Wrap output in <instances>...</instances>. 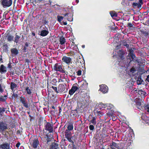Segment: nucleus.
<instances>
[{"mask_svg": "<svg viewBox=\"0 0 149 149\" xmlns=\"http://www.w3.org/2000/svg\"><path fill=\"white\" fill-rule=\"evenodd\" d=\"M18 97V95L16 93H14L12 94L11 96L10 99L12 100H15V98H17Z\"/></svg>", "mask_w": 149, "mask_h": 149, "instance_id": "nucleus-38", "label": "nucleus"}, {"mask_svg": "<svg viewBox=\"0 0 149 149\" xmlns=\"http://www.w3.org/2000/svg\"><path fill=\"white\" fill-rule=\"evenodd\" d=\"M10 31H7V33H5L3 36V38L5 40H7L8 41L10 42L13 40L14 37L9 33Z\"/></svg>", "mask_w": 149, "mask_h": 149, "instance_id": "nucleus-9", "label": "nucleus"}, {"mask_svg": "<svg viewBox=\"0 0 149 149\" xmlns=\"http://www.w3.org/2000/svg\"><path fill=\"white\" fill-rule=\"evenodd\" d=\"M0 148L1 149H9L10 146L8 143H5L1 144L0 145Z\"/></svg>", "mask_w": 149, "mask_h": 149, "instance_id": "nucleus-23", "label": "nucleus"}, {"mask_svg": "<svg viewBox=\"0 0 149 149\" xmlns=\"http://www.w3.org/2000/svg\"><path fill=\"white\" fill-rule=\"evenodd\" d=\"M47 88L48 89L51 90L52 91H54L56 93H58V88L56 86H54L51 85H48V84Z\"/></svg>", "mask_w": 149, "mask_h": 149, "instance_id": "nucleus-18", "label": "nucleus"}, {"mask_svg": "<svg viewBox=\"0 0 149 149\" xmlns=\"http://www.w3.org/2000/svg\"><path fill=\"white\" fill-rule=\"evenodd\" d=\"M132 6L134 8L136 6H137V8H140L141 7V4H139V3H133L132 4Z\"/></svg>", "mask_w": 149, "mask_h": 149, "instance_id": "nucleus-31", "label": "nucleus"}, {"mask_svg": "<svg viewBox=\"0 0 149 149\" xmlns=\"http://www.w3.org/2000/svg\"><path fill=\"white\" fill-rule=\"evenodd\" d=\"M89 128L90 130L93 131L95 127L93 125H90L89 126Z\"/></svg>", "mask_w": 149, "mask_h": 149, "instance_id": "nucleus-50", "label": "nucleus"}, {"mask_svg": "<svg viewBox=\"0 0 149 149\" xmlns=\"http://www.w3.org/2000/svg\"><path fill=\"white\" fill-rule=\"evenodd\" d=\"M58 21L60 22L63 19L64 17L63 16H61L60 15H58L57 16Z\"/></svg>", "mask_w": 149, "mask_h": 149, "instance_id": "nucleus-42", "label": "nucleus"}, {"mask_svg": "<svg viewBox=\"0 0 149 149\" xmlns=\"http://www.w3.org/2000/svg\"><path fill=\"white\" fill-rule=\"evenodd\" d=\"M13 3L12 0H1V4L3 8H7L10 6Z\"/></svg>", "mask_w": 149, "mask_h": 149, "instance_id": "nucleus-4", "label": "nucleus"}, {"mask_svg": "<svg viewBox=\"0 0 149 149\" xmlns=\"http://www.w3.org/2000/svg\"><path fill=\"white\" fill-rule=\"evenodd\" d=\"M28 1L26 3V4L28 5L30 3H33L34 2L36 1L35 0H27Z\"/></svg>", "mask_w": 149, "mask_h": 149, "instance_id": "nucleus-43", "label": "nucleus"}, {"mask_svg": "<svg viewBox=\"0 0 149 149\" xmlns=\"http://www.w3.org/2000/svg\"><path fill=\"white\" fill-rule=\"evenodd\" d=\"M43 22H44V23L45 24H46L48 23V21H47L46 20H45L43 21Z\"/></svg>", "mask_w": 149, "mask_h": 149, "instance_id": "nucleus-63", "label": "nucleus"}, {"mask_svg": "<svg viewBox=\"0 0 149 149\" xmlns=\"http://www.w3.org/2000/svg\"><path fill=\"white\" fill-rule=\"evenodd\" d=\"M65 84H60L58 87V93H64L67 92L68 89Z\"/></svg>", "mask_w": 149, "mask_h": 149, "instance_id": "nucleus-5", "label": "nucleus"}, {"mask_svg": "<svg viewBox=\"0 0 149 149\" xmlns=\"http://www.w3.org/2000/svg\"><path fill=\"white\" fill-rule=\"evenodd\" d=\"M44 30H42L40 32V35L42 36H47L49 33V32L47 28L45 26V28L43 27Z\"/></svg>", "mask_w": 149, "mask_h": 149, "instance_id": "nucleus-13", "label": "nucleus"}, {"mask_svg": "<svg viewBox=\"0 0 149 149\" xmlns=\"http://www.w3.org/2000/svg\"><path fill=\"white\" fill-rule=\"evenodd\" d=\"M107 114L110 116H111V117H112L113 116V112H108Z\"/></svg>", "mask_w": 149, "mask_h": 149, "instance_id": "nucleus-55", "label": "nucleus"}, {"mask_svg": "<svg viewBox=\"0 0 149 149\" xmlns=\"http://www.w3.org/2000/svg\"><path fill=\"white\" fill-rule=\"evenodd\" d=\"M77 135L76 134H74L72 136V139L74 142H76L77 139Z\"/></svg>", "mask_w": 149, "mask_h": 149, "instance_id": "nucleus-41", "label": "nucleus"}, {"mask_svg": "<svg viewBox=\"0 0 149 149\" xmlns=\"http://www.w3.org/2000/svg\"><path fill=\"white\" fill-rule=\"evenodd\" d=\"M44 127L46 130L48 131L49 133L52 132L53 131V125L49 122H47L45 120H44Z\"/></svg>", "mask_w": 149, "mask_h": 149, "instance_id": "nucleus-3", "label": "nucleus"}, {"mask_svg": "<svg viewBox=\"0 0 149 149\" xmlns=\"http://www.w3.org/2000/svg\"><path fill=\"white\" fill-rule=\"evenodd\" d=\"M25 90L27 92V93L29 95H31V94L32 92L31 89L29 88L27 86L25 88Z\"/></svg>", "mask_w": 149, "mask_h": 149, "instance_id": "nucleus-36", "label": "nucleus"}, {"mask_svg": "<svg viewBox=\"0 0 149 149\" xmlns=\"http://www.w3.org/2000/svg\"><path fill=\"white\" fill-rule=\"evenodd\" d=\"M4 91L3 89L1 84L0 83V92L1 93H2Z\"/></svg>", "mask_w": 149, "mask_h": 149, "instance_id": "nucleus-54", "label": "nucleus"}, {"mask_svg": "<svg viewBox=\"0 0 149 149\" xmlns=\"http://www.w3.org/2000/svg\"><path fill=\"white\" fill-rule=\"evenodd\" d=\"M53 69L56 71H59L62 73H65L66 75L68 74V72L63 70L62 66L61 65H59L58 63L55 64L54 66Z\"/></svg>", "mask_w": 149, "mask_h": 149, "instance_id": "nucleus-6", "label": "nucleus"}, {"mask_svg": "<svg viewBox=\"0 0 149 149\" xmlns=\"http://www.w3.org/2000/svg\"><path fill=\"white\" fill-rule=\"evenodd\" d=\"M81 63V61H79V60L77 59V60L76 61V64H77V63Z\"/></svg>", "mask_w": 149, "mask_h": 149, "instance_id": "nucleus-61", "label": "nucleus"}, {"mask_svg": "<svg viewBox=\"0 0 149 149\" xmlns=\"http://www.w3.org/2000/svg\"><path fill=\"white\" fill-rule=\"evenodd\" d=\"M75 92L72 89L69 90V94L70 95H72Z\"/></svg>", "mask_w": 149, "mask_h": 149, "instance_id": "nucleus-49", "label": "nucleus"}, {"mask_svg": "<svg viewBox=\"0 0 149 149\" xmlns=\"http://www.w3.org/2000/svg\"><path fill=\"white\" fill-rule=\"evenodd\" d=\"M136 72V69L133 67L130 68L129 70V71H127V73L129 74L130 75L131 74H132L133 75H134V74Z\"/></svg>", "mask_w": 149, "mask_h": 149, "instance_id": "nucleus-25", "label": "nucleus"}, {"mask_svg": "<svg viewBox=\"0 0 149 149\" xmlns=\"http://www.w3.org/2000/svg\"><path fill=\"white\" fill-rule=\"evenodd\" d=\"M118 55L120 59L123 60L124 59L125 52L122 50H120L118 52Z\"/></svg>", "mask_w": 149, "mask_h": 149, "instance_id": "nucleus-16", "label": "nucleus"}, {"mask_svg": "<svg viewBox=\"0 0 149 149\" xmlns=\"http://www.w3.org/2000/svg\"><path fill=\"white\" fill-rule=\"evenodd\" d=\"M143 0H139V2L138 3H139V4H141V5L142 6V4H143Z\"/></svg>", "mask_w": 149, "mask_h": 149, "instance_id": "nucleus-57", "label": "nucleus"}, {"mask_svg": "<svg viewBox=\"0 0 149 149\" xmlns=\"http://www.w3.org/2000/svg\"><path fill=\"white\" fill-rule=\"evenodd\" d=\"M97 107H98V108L100 109H101L103 108H105V105L103 103H101L99 104Z\"/></svg>", "mask_w": 149, "mask_h": 149, "instance_id": "nucleus-39", "label": "nucleus"}, {"mask_svg": "<svg viewBox=\"0 0 149 149\" xmlns=\"http://www.w3.org/2000/svg\"><path fill=\"white\" fill-rule=\"evenodd\" d=\"M110 144L118 149H122L120 148V146L121 145L120 143L117 144L115 142L112 141V143Z\"/></svg>", "mask_w": 149, "mask_h": 149, "instance_id": "nucleus-27", "label": "nucleus"}, {"mask_svg": "<svg viewBox=\"0 0 149 149\" xmlns=\"http://www.w3.org/2000/svg\"><path fill=\"white\" fill-rule=\"evenodd\" d=\"M41 139L43 143H46L48 144H50L49 142L52 140V138L49 137L47 134H46L44 137H41Z\"/></svg>", "mask_w": 149, "mask_h": 149, "instance_id": "nucleus-11", "label": "nucleus"}, {"mask_svg": "<svg viewBox=\"0 0 149 149\" xmlns=\"http://www.w3.org/2000/svg\"><path fill=\"white\" fill-rule=\"evenodd\" d=\"M59 41L60 42V44L61 45H63L65 44L66 42L65 38L63 36H61L60 38Z\"/></svg>", "mask_w": 149, "mask_h": 149, "instance_id": "nucleus-28", "label": "nucleus"}, {"mask_svg": "<svg viewBox=\"0 0 149 149\" xmlns=\"http://www.w3.org/2000/svg\"><path fill=\"white\" fill-rule=\"evenodd\" d=\"M65 138L70 142H73V140L72 139V134L71 132L68 130H65Z\"/></svg>", "mask_w": 149, "mask_h": 149, "instance_id": "nucleus-10", "label": "nucleus"}, {"mask_svg": "<svg viewBox=\"0 0 149 149\" xmlns=\"http://www.w3.org/2000/svg\"><path fill=\"white\" fill-rule=\"evenodd\" d=\"M20 37L17 34V33H16L14 38V42L17 44L19 43V40Z\"/></svg>", "mask_w": 149, "mask_h": 149, "instance_id": "nucleus-26", "label": "nucleus"}, {"mask_svg": "<svg viewBox=\"0 0 149 149\" xmlns=\"http://www.w3.org/2000/svg\"><path fill=\"white\" fill-rule=\"evenodd\" d=\"M29 43V42H26L25 43L24 45V46L23 50L24 52H26V50L28 47Z\"/></svg>", "mask_w": 149, "mask_h": 149, "instance_id": "nucleus-34", "label": "nucleus"}, {"mask_svg": "<svg viewBox=\"0 0 149 149\" xmlns=\"http://www.w3.org/2000/svg\"><path fill=\"white\" fill-rule=\"evenodd\" d=\"M58 144L55 142H52L50 145V149H58Z\"/></svg>", "mask_w": 149, "mask_h": 149, "instance_id": "nucleus-22", "label": "nucleus"}, {"mask_svg": "<svg viewBox=\"0 0 149 149\" xmlns=\"http://www.w3.org/2000/svg\"><path fill=\"white\" fill-rule=\"evenodd\" d=\"M10 88L13 91H14L15 89L18 87V84L14 82H11L10 84Z\"/></svg>", "mask_w": 149, "mask_h": 149, "instance_id": "nucleus-20", "label": "nucleus"}, {"mask_svg": "<svg viewBox=\"0 0 149 149\" xmlns=\"http://www.w3.org/2000/svg\"><path fill=\"white\" fill-rule=\"evenodd\" d=\"M141 74H139L138 77H137L136 76L134 77V79H137V84L140 85L141 84L143 81V80L141 78Z\"/></svg>", "mask_w": 149, "mask_h": 149, "instance_id": "nucleus-17", "label": "nucleus"}, {"mask_svg": "<svg viewBox=\"0 0 149 149\" xmlns=\"http://www.w3.org/2000/svg\"><path fill=\"white\" fill-rule=\"evenodd\" d=\"M146 80L148 82H149V75L147 76Z\"/></svg>", "mask_w": 149, "mask_h": 149, "instance_id": "nucleus-64", "label": "nucleus"}, {"mask_svg": "<svg viewBox=\"0 0 149 149\" xmlns=\"http://www.w3.org/2000/svg\"><path fill=\"white\" fill-rule=\"evenodd\" d=\"M138 93L140 94H143V95H145V94H146V92L142 91L141 90H138Z\"/></svg>", "mask_w": 149, "mask_h": 149, "instance_id": "nucleus-46", "label": "nucleus"}, {"mask_svg": "<svg viewBox=\"0 0 149 149\" xmlns=\"http://www.w3.org/2000/svg\"><path fill=\"white\" fill-rule=\"evenodd\" d=\"M73 68H72V69L71 70H70L71 72H71V73H73L74 74H75V71H73Z\"/></svg>", "mask_w": 149, "mask_h": 149, "instance_id": "nucleus-62", "label": "nucleus"}, {"mask_svg": "<svg viewBox=\"0 0 149 149\" xmlns=\"http://www.w3.org/2000/svg\"><path fill=\"white\" fill-rule=\"evenodd\" d=\"M6 132L5 134H4V132H2V133H2V134L4 136V137H5V138H8V134L7 133H8V132L7 131H6Z\"/></svg>", "mask_w": 149, "mask_h": 149, "instance_id": "nucleus-45", "label": "nucleus"}, {"mask_svg": "<svg viewBox=\"0 0 149 149\" xmlns=\"http://www.w3.org/2000/svg\"><path fill=\"white\" fill-rule=\"evenodd\" d=\"M57 81L55 79H53L50 82V85H56V84L57 82Z\"/></svg>", "mask_w": 149, "mask_h": 149, "instance_id": "nucleus-40", "label": "nucleus"}, {"mask_svg": "<svg viewBox=\"0 0 149 149\" xmlns=\"http://www.w3.org/2000/svg\"><path fill=\"white\" fill-rule=\"evenodd\" d=\"M19 100L23 106L25 107L28 108L30 106L25 97L21 96L20 97Z\"/></svg>", "mask_w": 149, "mask_h": 149, "instance_id": "nucleus-7", "label": "nucleus"}, {"mask_svg": "<svg viewBox=\"0 0 149 149\" xmlns=\"http://www.w3.org/2000/svg\"><path fill=\"white\" fill-rule=\"evenodd\" d=\"M144 107L145 109L147 112H149V107L148 105H146V106H144Z\"/></svg>", "mask_w": 149, "mask_h": 149, "instance_id": "nucleus-48", "label": "nucleus"}, {"mask_svg": "<svg viewBox=\"0 0 149 149\" xmlns=\"http://www.w3.org/2000/svg\"><path fill=\"white\" fill-rule=\"evenodd\" d=\"M97 118L96 117H92V119L90 120L91 123H92L93 125H95L96 123V119Z\"/></svg>", "mask_w": 149, "mask_h": 149, "instance_id": "nucleus-32", "label": "nucleus"}, {"mask_svg": "<svg viewBox=\"0 0 149 149\" xmlns=\"http://www.w3.org/2000/svg\"><path fill=\"white\" fill-rule=\"evenodd\" d=\"M29 117L30 118V121H31L32 119H34V118L33 117V116H32L31 115H29Z\"/></svg>", "mask_w": 149, "mask_h": 149, "instance_id": "nucleus-58", "label": "nucleus"}, {"mask_svg": "<svg viewBox=\"0 0 149 149\" xmlns=\"http://www.w3.org/2000/svg\"><path fill=\"white\" fill-rule=\"evenodd\" d=\"M73 129V124L72 123H70L68 126L67 129L65 130H68L70 131L72 130Z\"/></svg>", "mask_w": 149, "mask_h": 149, "instance_id": "nucleus-33", "label": "nucleus"}, {"mask_svg": "<svg viewBox=\"0 0 149 149\" xmlns=\"http://www.w3.org/2000/svg\"><path fill=\"white\" fill-rule=\"evenodd\" d=\"M136 104L137 107H139L141 106V102L140 101H136Z\"/></svg>", "mask_w": 149, "mask_h": 149, "instance_id": "nucleus-47", "label": "nucleus"}, {"mask_svg": "<svg viewBox=\"0 0 149 149\" xmlns=\"http://www.w3.org/2000/svg\"><path fill=\"white\" fill-rule=\"evenodd\" d=\"M78 85L77 83H75L73 84L72 87L71 89H72L75 92L77 90L79 89V88L77 87Z\"/></svg>", "mask_w": 149, "mask_h": 149, "instance_id": "nucleus-29", "label": "nucleus"}, {"mask_svg": "<svg viewBox=\"0 0 149 149\" xmlns=\"http://www.w3.org/2000/svg\"><path fill=\"white\" fill-rule=\"evenodd\" d=\"M7 129L8 127L6 123L3 121H0V132H3Z\"/></svg>", "mask_w": 149, "mask_h": 149, "instance_id": "nucleus-8", "label": "nucleus"}, {"mask_svg": "<svg viewBox=\"0 0 149 149\" xmlns=\"http://www.w3.org/2000/svg\"><path fill=\"white\" fill-rule=\"evenodd\" d=\"M10 52L12 56H17L19 53L18 50L15 48H11Z\"/></svg>", "mask_w": 149, "mask_h": 149, "instance_id": "nucleus-15", "label": "nucleus"}, {"mask_svg": "<svg viewBox=\"0 0 149 149\" xmlns=\"http://www.w3.org/2000/svg\"><path fill=\"white\" fill-rule=\"evenodd\" d=\"M7 96L6 95H0V102H6Z\"/></svg>", "mask_w": 149, "mask_h": 149, "instance_id": "nucleus-24", "label": "nucleus"}, {"mask_svg": "<svg viewBox=\"0 0 149 149\" xmlns=\"http://www.w3.org/2000/svg\"><path fill=\"white\" fill-rule=\"evenodd\" d=\"M6 108L4 107L2 108L0 107V116H3V113L5 111Z\"/></svg>", "mask_w": 149, "mask_h": 149, "instance_id": "nucleus-35", "label": "nucleus"}, {"mask_svg": "<svg viewBox=\"0 0 149 149\" xmlns=\"http://www.w3.org/2000/svg\"><path fill=\"white\" fill-rule=\"evenodd\" d=\"M133 26V24L131 23H128L127 24V27H132Z\"/></svg>", "mask_w": 149, "mask_h": 149, "instance_id": "nucleus-51", "label": "nucleus"}, {"mask_svg": "<svg viewBox=\"0 0 149 149\" xmlns=\"http://www.w3.org/2000/svg\"><path fill=\"white\" fill-rule=\"evenodd\" d=\"M78 112L77 109L73 110L71 111L70 114L74 117H76L77 116Z\"/></svg>", "mask_w": 149, "mask_h": 149, "instance_id": "nucleus-30", "label": "nucleus"}, {"mask_svg": "<svg viewBox=\"0 0 149 149\" xmlns=\"http://www.w3.org/2000/svg\"><path fill=\"white\" fill-rule=\"evenodd\" d=\"M110 14L111 17H117L118 16V14L115 12L113 11H111L110 13Z\"/></svg>", "mask_w": 149, "mask_h": 149, "instance_id": "nucleus-37", "label": "nucleus"}, {"mask_svg": "<svg viewBox=\"0 0 149 149\" xmlns=\"http://www.w3.org/2000/svg\"><path fill=\"white\" fill-rule=\"evenodd\" d=\"M7 68L3 65H1L0 66V72L1 74H5L6 72Z\"/></svg>", "mask_w": 149, "mask_h": 149, "instance_id": "nucleus-21", "label": "nucleus"}, {"mask_svg": "<svg viewBox=\"0 0 149 149\" xmlns=\"http://www.w3.org/2000/svg\"><path fill=\"white\" fill-rule=\"evenodd\" d=\"M100 90L102 93H106L108 92V87L104 85H102L100 86Z\"/></svg>", "mask_w": 149, "mask_h": 149, "instance_id": "nucleus-14", "label": "nucleus"}, {"mask_svg": "<svg viewBox=\"0 0 149 149\" xmlns=\"http://www.w3.org/2000/svg\"><path fill=\"white\" fill-rule=\"evenodd\" d=\"M72 143V149H77V147L74 144V141L73 142H71Z\"/></svg>", "mask_w": 149, "mask_h": 149, "instance_id": "nucleus-44", "label": "nucleus"}, {"mask_svg": "<svg viewBox=\"0 0 149 149\" xmlns=\"http://www.w3.org/2000/svg\"><path fill=\"white\" fill-rule=\"evenodd\" d=\"M20 145V143L19 142H18L16 144V147L19 148Z\"/></svg>", "mask_w": 149, "mask_h": 149, "instance_id": "nucleus-56", "label": "nucleus"}, {"mask_svg": "<svg viewBox=\"0 0 149 149\" xmlns=\"http://www.w3.org/2000/svg\"><path fill=\"white\" fill-rule=\"evenodd\" d=\"M62 15L65 17V19H67L68 21L70 22L72 21L73 15H72V16H71V15L68 13H66L65 14H62Z\"/></svg>", "mask_w": 149, "mask_h": 149, "instance_id": "nucleus-19", "label": "nucleus"}, {"mask_svg": "<svg viewBox=\"0 0 149 149\" xmlns=\"http://www.w3.org/2000/svg\"><path fill=\"white\" fill-rule=\"evenodd\" d=\"M43 119L42 118H40L39 120L38 123H39V125H40L41 124V120H42Z\"/></svg>", "mask_w": 149, "mask_h": 149, "instance_id": "nucleus-59", "label": "nucleus"}, {"mask_svg": "<svg viewBox=\"0 0 149 149\" xmlns=\"http://www.w3.org/2000/svg\"><path fill=\"white\" fill-rule=\"evenodd\" d=\"M62 61L63 62L69 65L70 63H71L72 59L70 57L64 56L62 57Z\"/></svg>", "mask_w": 149, "mask_h": 149, "instance_id": "nucleus-12", "label": "nucleus"}, {"mask_svg": "<svg viewBox=\"0 0 149 149\" xmlns=\"http://www.w3.org/2000/svg\"><path fill=\"white\" fill-rule=\"evenodd\" d=\"M124 46H125L127 48H129V49H130L129 48V44H126L125 45H124ZM129 50V49L128 50V51Z\"/></svg>", "mask_w": 149, "mask_h": 149, "instance_id": "nucleus-60", "label": "nucleus"}, {"mask_svg": "<svg viewBox=\"0 0 149 149\" xmlns=\"http://www.w3.org/2000/svg\"><path fill=\"white\" fill-rule=\"evenodd\" d=\"M11 64L12 63L10 62L8 64L7 68H12Z\"/></svg>", "mask_w": 149, "mask_h": 149, "instance_id": "nucleus-53", "label": "nucleus"}, {"mask_svg": "<svg viewBox=\"0 0 149 149\" xmlns=\"http://www.w3.org/2000/svg\"><path fill=\"white\" fill-rule=\"evenodd\" d=\"M29 142L31 146L35 149L38 148L39 142L38 138L36 135H32L29 139Z\"/></svg>", "mask_w": 149, "mask_h": 149, "instance_id": "nucleus-1", "label": "nucleus"}, {"mask_svg": "<svg viewBox=\"0 0 149 149\" xmlns=\"http://www.w3.org/2000/svg\"><path fill=\"white\" fill-rule=\"evenodd\" d=\"M81 70H79L77 72V74L78 76L81 75Z\"/></svg>", "mask_w": 149, "mask_h": 149, "instance_id": "nucleus-52", "label": "nucleus"}, {"mask_svg": "<svg viewBox=\"0 0 149 149\" xmlns=\"http://www.w3.org/2000/svg\"><path fill=\"white\" fill-rule=\"evenodd\" d=\"M128 52H129V53L128 54V56L127 59L129 60V61L127 62V64H128L129 65L130 64V63L132 61H134L135 62H137L138 63H139V61L138 58H136V57L135 55L134 54V51L132 50V49H129V50L128 51Z\"/></svg>", "mask_w": 149, "mask_h": 149, "instance_id": "nucleus-2", "label": "nucleus"}]
</instances>
